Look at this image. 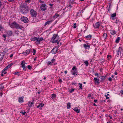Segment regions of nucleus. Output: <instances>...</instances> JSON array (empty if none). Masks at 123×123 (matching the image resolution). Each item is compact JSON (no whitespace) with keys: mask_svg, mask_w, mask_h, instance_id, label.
<instances>
[{"mask_svg":"<svg viewBox=\"0 0 123 123\" xmlns=\"http://www.w3.org/2000/svg\"><path fill=\"white\" fill-rule=\"evenodd\" d=\"M103 37L104 39H106L107 37V34L105 33H104L103 34Z\"/></svg>","mask_w":123,"mask_h":123,"instance_id":"obj_31","label":"nucleus"},{"mask_svg":"<svg viewBox=\"0 0 123 123\" xmlns=\"http://www.w3.org/2000/svg\"><path fill=\"white\" fill-rule=\"evenodd\" d=\"M74 89L73 88L71 89L70 91V93H71L72 92H74Z\"/></svg>","mask_w":123,"mask_h":123,"instance_id":"obj_40","label":"nucleus"},{"mask_svg":"<svg viewBox=\"0 0 123 123\" xmlns=\"http://www.w3.org/2000/svg\"><path fill=\"white\" fill-rule=\"evenodd\" d=\"M5 55L4 53L3 52L1 53L0 54V61H2Z\"/></svg>","mask_w":123,"mask_h":123,"instance_id":"obj_13","label":"nucleus"},{"mask_svg":"<svg viewBox=\"0 0 123 123\" xmlns=\"http://www.w3.org/2000/svg\"><path fill=\"white\" fill-rule=\"evenodd\" d=\"M37 38H38V37H34L33 38H31V41H36V42H37Z\"/></svg>","mask_w":123,"mask_h":123,"instance_id":"obj_17","label":"nucleus"},{"mask_svg":"<svg viewBox=\"0 0 123 123\" xmlns=\"http://www.w3.org/2000/svg\"><path fill=\"white\" fill-rule=\"evenodd\" d=\"M31 50V49H27L26 50L25 52H23L22 54L24 55L29 54L30 53Z\"/></svg>","mask_w":123,"mask_h":123,"instance_id":"obj_10","label":"nucleus"},{"mask_svg":"<svg viewBox=\"0 0 123 123\" xmlns=\"http://www.w3.org/2000/svg\"><path fill=\"white\" fill-rule=\"evenodd\" d=\"M59 16L60 15H59V14H57V13H56L53 16V18H54L55 19L58 18V17H59Z\"/></svg>","mask_w":123,"mask_h":123,"instance_id":"obj_23","label":"nucleus"},{"mask_svg":"<svg viewBox=\"0 0 123 123\" xmlns=\"http://www.w3.org/2000/svg\"><path fill=\"white\" fill-rule=\"evenodd\" d=\"M53 20H50L46 22L44 25V26H46L47 25H49L50 24L52 21Z\"/></svg>","mask_w":123,"mask_h":123,"instance_id":"obj_15","label":"nucleus"},{"mask_svg":"<svg viewBox=\"0 0 123 123\" xmlns=\"http://www.w3.org/2000/svg\"><path fill=\"white\" fill-rule=\"evenodd\" d=\"M34 100L32 102L30 101L29 102H28V105L29 106V107L31 106H32L33 104H34Z\"/></svg>","mask_w":123,"mask_h":123,"instance_id":"obj_24","label":"nucleus"},{"mask_svg":"<svg viewBox=\"0 0 123 123\" xmlns=\"http://www.w3.org/2000/svg\"><path fill=\"white\" fill-rule=\"evenodd\" d=\"M120 92L122 94H123V90L121 91H120Z\"/></svg>","mask_w":123,"mask_h":123,"instance_id":"obj_56","label":"nucleus"},{"mask_svg":"<svg viewBox=\"0 0 123 123\" xmlns=\"http://www.w3.org/2000/svg\"><path fill=\"white\" fill-rule=\"evenodd\" d=\"M110 33L112 35H114L116 34V32L114 30H111V31Z\"/></svg>","mask_w":123,"mask_h":123,"instance_id":"obj_26","label":"nucleus"},{"mask_svg":"<svg viewBox=\"0 0 123 123\" xmlns=\"http://www.w3.org/2000/svg\"><path fill=\"white\" fill-rule=\"evenodd\" d=\"M76 27V24L74 23L73 25V27L74 28H75Z\"/></svg>","mask_w":123,"mask_h":123,"instance_id":"obj_41","label":"nucleus"},{"mask_svg":"<svg viewBox=\"0 0 123 123\" xmlns=\"http://www.w3.org/2000/svg\"><path fill=\"white\" fill-rule=\"evenodd\" d=\"M13 64V63H11V64H9V65H10V67H11L12 65Z\"/></svg>","mask_w":123,"mask_h":123,"instance_id":"obj_55","label":"nucleus"},{"mask_svg":"<svg viewBox=\"0 0 123 123\" xmlns=\"http://www.w3.org/2000/svg\"><path fill=\"white\" fill-rule=\"evenodd\" d=\"M108 96H109V94H107V95H105L106 98L107 99H108L109 98V97H108Z\"/></svg>","mask_w":123,"mask_h":123,"instance_id":"obj_38","label":"nucleus"},{"mask_svg":"<svg viewBox=\"0 0 123 123\" xmlns=\"http://www.w3.org/2000/svg\"><path fill=\"white\" fill-rule=\"evenodd\" d=\"M97 101V99H95L94 101V102L95 103H96Z\"/></svg>","mask_w":123,"mask_h":123,"instance_id":"obj_57","label":"nucleus"},{"mask_svg":"<svg viewBox=\"0 0 123 123\" xmlns=\"http://www.w3.org/2000/svg\"><path fill=\"white\" fill-rule=\"evenodd\" d=\"M58 81L59 82H61L62 81V80L60 79H59L58 80Z\"/></svg>","mask_w":123,"mask_h":123,"instance_id":"obj_47","label":"nucleus"},{"mask_svg":"<svg viewBox=\"0 0 123 123\" xmlns=\"http://www.w3.org/2000/svg\"><path fill=\"white\" fill-rule=\"evenodd\" d=\"M27 68L31 70L32 69V67L30 65H28Z\"/></svg>","mask_w":123,"mask_h":123,"instance_id":"obj_37","label":"nucleus"},{"mask_svg":"<svg viewBox=\"0 0 123 123\" xmlns=\"http://www.w3.org/2000/svg\"><path fill=\"white\" fill-rule=\"evenodd\" d=\"M91 96V94H88V97L89 98Z\"/></svg>","mask_w":123,"mask_h":123,"instance_id":"obj_49","label":"nucleus"},{"mask_svg":"<svg viewBox=\"0 0 123 123\" xmlns=\"http://www.w3.org/2000/svg\"><path fill=\"white\" fill-rule=\"evenodd\" d=\"M31 0H26V1L27 2H28L29 1H30Z\"/></svg>","mask_w":123,"mask_h":123,"instance_id":"obj_62","label":"nucleus"},{"mask_svg":"<svg viewBox=\"0 0 123 123\" xmlns=\"http://www.w3.org/2000/svg\"><path fill=\"white\" fill-rule=\"evenodd\" d=\"M33 52L34 53H35L36 52V50L34 49H33Z\"/></svg>","mask_w":123,"mask_h":123,"instance_id":"obj_52","label":"nucleus"},{"mask_svg":"<svg viewBox=\"0 0 123 123\" xmlns=\"http://www.w3.org/2000/svg\"><path fill=\"white\" fill-rule=\"evenodd\" d=\"M100 24V23L99 22H97L96 24L94 25V26L95 28H98Z\"/></svg>","mask_w":123,"mask_h":123,"instance_id":"obj_14","label":"nucleus"},{"mask_svg":"<svg viewBox=\"0 0 123 123\" xmlns=\"http://www.w3.org/2000/svg\"><path fill=\"white\" fill-rule=\"evenodd\" d=\"M114 74L115 75H117V74L116 72H115Z\"/></svg>","mask_w":123,"mask_h":123,"instance_id":"obj_64","label":"nucleus"},{"mask_svg":"<svg viewBox=\"0 0 123 123\" xmlns=\"http://www.w3.org/2000/svg\"><path fill=\"white\" fill-rule=\"evenodd\" d=\"M55 60L54 59H53L51 60V62L53 63L55 62Z\"/></svg>","mask_w":123,"mask_h":123,"instance_id":"obj_43","label":"nucleus"},{"mask_svg":"<svg viewBox=\"0 0 123 123\" xmlns=\"http://www.w3.org/2000/svg\"><path fill=\"white\" fill-rule=\"evenodd\" d=\"M84 63L86 64V66H88V62L87 61H85L84 62Z\"/></svg>","mask_w":123,"mask_h":123,"instance_id":"obj_32","label":"nucleus"},{"mask_svg":"<svg viewBox=\"0 0 123 123\" xmlns=\"http://www.w3.org/2000/svg\"><path fill=\"white\" fill-rule=\"evenodd\" d=\"M119 22V21H117V20H116V22H115V23L116 24H117L118 23V22Z\"/></svg>","mask_w":123,"mask_h":123,"instance_id":"obj_60","label":"nucleus"},{"mask_svg":"<svg viewBox=\"0 0 123 123\" xmlns=\"http://www.w3.org/2000/svg\"><path fill=\"white\" fill-rule=\"evenodd\" d=\"M108 4H109V8H110V7L111 6V3H109Z\"/></svg>","mask_w":123,"mask_h":123,"instance_id":"obj_61","label":"nucleus"},{"mask_svg":"<svg viewBox=\"0 0 123 123\" xmlns=\"http://www.w3.org/2000/svg\"><path fill=\"white\" fill-rule=\"evenodd\" d=\"M72 69L73 70V71H72V74L73 75H75V74L76 75H78V73L77 70L75 66H74L72 68Z\"/></svg>","mask_w":123,"mask_h":123,"instance_id":"obj_5","label":"nucleus"},{"mask_svg":"<svg viewBox=\"0 0 123 123\" xmlns=\"http://www.w3.org/2000/svg\"><path fill=\"white\" fill-rule=\"evenodd\" d=\"M122 50V48L120 47L118 50L117 51V55L118 56L119 54L121 53Z\"/></svg>","mask_w":123,"mask_h":123,"instance_id":"obj_12","label":"nucleus"},{"mask_svg":"<svg viewBox=\"0 0 123 123\" xmlns=\"http://www.w3.org/2000/svg\"><path fill=\"white\" fill-rule=\"evenodd\" d=\"M108 11L110 12V8H109H109L108 9Z\"/></svg>","mask_w":123,"mask_h":123,"instance_id":"obj_59","label":"nucleus"},{"mask_svg":"<svg viewBox=\"0 0 123 123\" xmlns=\"http://www.w3.org/2000/svg\"><path fill=\"white\" fill-rule=\"evenodd\" d=\"M43 40V37H41L39 38L38 37V38H37V42H36V43L37 44H40V42L42 41Z\"/></svg>","mask_w":123,"mask_h":123,"instance_id":"obj_9","label":"nucleus"},{"mask_svg":"<svg viewBox=\"0 0 123 123\" xmlns=\"http://www.w3.org/2000/svg\"><path fill=\"white\" fill-rule=\"evenodd\" d=\"M3 36L4 38H6V35H5V34L3 35Z\"/></svg>","mask_w":123,"mask_h":123,"instance_id":"obj_54","label":"nucleus"},{"mask_svg":"<svg viewBox=\"0 0 123 123\" xmlns=\"http://www.w3.org/2000/svg\"><path fill=\"white\" fill-rule=\"evenodd\" d=\"M21 9L20 11L22 14L25 15L27 13L29 10V8L27 5L25 4H21L20 6Z\"/></svg>","mask_w":123,"mask_h":123,"instance_id":"obj_1","label":"nucleus"},{"mask_svg":"<svg viewBox=\"0 0 123 123\" xmlns=\"http://www.w3.org/2000/svg\"><path fill=\"white\" fill-rule=\"evenodd\" d=\"M70 103H68L67 105V108L68 109H69L71 107V105H70Z\"/></svg>","mask_w":123,"mask_h":123,"instance_id":"obj_27","label":"nucleus"},{"mask_svg":"<svg viewBox=\"0 0 123 123\" xmlns=\"http://www.w3.org/2000/svg\"><path fill=\"white\" fill-rule=\"evenodd\" d=\"M57 50V48H54L50 52L53 54H55Z\"/></svg>","mask_w":123,"mask_h":123,"instance_id":"obj_11","label":"nucleus"},{"mask_svg":"<svg viewBox=\"0 0 123 123\" xmlns=\"http://www.w3.org/2000/svg\"><path fill=\"white\" fill-rule=\"evenodd\" d=\"M105 78L106 77L105 76H102L101 78V81H103L105 80Z\"/></svg>","mask_w":123,"mask_h":123,"instance_id":"obj_28","label":"nucleus"},{"mask_svg":"<svg viewBox=\"0 0 123 123\" xmlns=\"http://www.w3.org/2000/svg\"><path fill=\"white\" fill-rule=\"evenodd\" d=\"M8 68L6 67H5L2 71V73H3Z\"/></svg>","mask_w":123,"mask_h":123,"instance_id":"obj_36","label":"nucleus"},{"mask_svg":"<svg viewBox=\"0 0 123 123\" xmlns=\"http://www.w3.org/2000/svg\"><path fill=\"white\" fill-rule=\"evenodd\" d=\"M3 93L2 92L0 93V95L2 96V95Z\"/></svg>","mask_w":123,"mask_h":123,"instance_id":"obj_63","label":"nucleus"},{"mask_svg":"<svg viewBox=\"0 0 123 123\" xmlns=\"http://www.w3.org/2000/svg\"><path fill=\"white\" fill-rule=\"evenodd\" d=\"M7 34L8 36H10L12 35V31H9L7 32Z\"/></svg>","mask_w":123,"mask_h":123,"instance_id":"obj_16","label":"nucleus"},{"mask_svg":"<svg viewBox=\"0 0 123 123\" xmlns=\"http://www.w3.org/2000/svg\"><path fill=\"white\" fill-rule=\"evenodd\" d=\"M21 20L25 23H27L28 21V18L26 17L23 16L21 18Z\"/></svg>","mask_w":123,"mask_h":123,"instance_id":"obj_6","label":"nucleus"},{"mask_svg":"<svg viewBox=\"0 0 123 123\" xmlns=\"http://www.w3.org/2000/svg\"><path fill=\"white\" fill-rule=\"evenodd\" d=\"M10 66L9 65H8L6 67L8 68L10 67Z\"/></svg>","mask_w":123,"mask_h":123,"instance_id":"obj_51","label":"nucleus"},{"mask_svg":"<svg viewBox=\"0 0 123 123\" xmlns=\"http://www.w3.org/2000/svg\"><path fill=\"white\" fill-rule=\"evenodd\" d=\"M73 110L77 113H79L80 112V110L78 109L77 107H75Z\"/></svg>","mask_w":123,"mask_h":123,"instance_id":"obj_22","label":"nucleus"},{"mask_svg":"<svg viewBox=\"0 0 123 123\" xmlns=\"http://www.w3.org/2000/svg\"><path fill=\"white\" fill-rule=\"evenodd\" d=\"M107 58L108 59H110L111 58V56L110 55H107Z\"/></svg>","mask_w":123,"mask_h":123,"instance_id":"obj_46","label":"nucleus"},{"mask_svg":"<svg viewBox=\"0 0 123 123\" xmlns=\"http://www.w3.org/2000/svg\"><path fill=\"white\" fill-rule=\"evenodd\" d=\"M95 76H98V73H96L95 74Z\"/></svg>","mask_w":123,"mask_h":123,"instance_id":"obj_48","label":"nucleus"},{"mask_svg":"<svg viewBox=\"0 0 123 123\" xmlns=\"http://www.w3.org/2000/svg\"><path fill=\"white\" fill-rule=\"evenodd\" d=\"M40 106L42 107L44 105V104H43V103H40L39 104Z\"/></svg>","mask_w":123,"mask_h":123,"instance_id":"obj_42","label":"nucleus"},{"mask_svg":"<svg viewBox=\"0 0 123 123\" xmlns=\"http://www.w3.org/2000/svg\"><path fill=\"white\" fill-rule=\"evenodd\" d=\"M18 73H19V72H16L14 73L16 75L18 74Z\"/></svg>","mask_w":123,"mask_h":123,"instance_id":"obj_50","label":"nucleus"},{"mask_svg":"<svg viewBox=\"0 0 123 123\" xmlns=\"http://www.w3.org/2000/svg\"><path fill=\"white\" fill-rule=\"evenodd\" d=\"M52 63L51 62L49 61L47 63V64L48 65H51L52 64Z\"/></svg>","mask_w":123,"mask_h":123,"instance_id":"obj_35","label":"nucleus"},{"mask_svg":"<svg viewBox=\"0 0 123 123\" xmlns=\"http://www.w3.org/2000/svg\"><path fill=\"white\" fill-rule=\"evenodd\" d=\"M83 46L86 49H89L90 48V46L88 44H84Z\"/></svg>","mask_w":123,"mask_h":123,"instance_id":"obj_19","label":"nucleus"},{"mask_svg":"<svg viewBox=\"0 0 123 123\" xmlns=\"http://www.w3.org/2000/svg\"><path fill=\"white\" fill-rule=\"evenodd\" d=\"M8 1L10 2H13V1L14 0H8Z\"/></svg>","mask_w":123,"mask_h":123,"instance_id":"obj_53","label":"nucleus"},{"mask_svg":"<svg viewBox=\"0 0 123 123\" xmlns=\"http://www.w3.org/2000/svg\"><path fill=\"white\" fill-rule=\"evenodd\" d=\"M39 1L41 3H43L44 2V1H43V0H39Z\"/></svg>","mask_w":123,"mask_h":123,"instance_id":"obj_44","label":"nucleus"},{"mask_svg":"<svg viewBox=\"0 0 123 123\" xmlns=\"http://www.w3.org/2000/svg\"><path fill=\"white\" fill-rule=\"evenodd\" d=\"M56 95L55 94H53L52 95L51 98L52 99L55 98L56 97Z\"/></svg>","mask_w":123,"mask_h":123,"instance_id":"obj_33","label":"nucleus"},{"mask_svg":"<svg viewBox=\"0 0 123 123\" xmlns=\"http://www.w3.org/2000/svg\"><path fill=\"white\" fill-rule=\"evenodd\" d=\"M120 37H117L116 40V42L117 43H118L119 42V40L120 39Z\"/></svg>","mask_w":123,"mask_h":123,"instance_id":"obj_29","label":"nucleus"},{"mask_svg":"<svg viewBox=\"0 0 123 123\" xmlns=\"http://www.w3.org/2000/svg\"><path fill=\"white\" fill-rule=\"evenodd\" d=\"M24 100L23 98L21 97H19V98L18 102L19 103H21L23 102Z\"/></svg>","mask_w":123,"mask_h":123,"instance_id":"obj_21","label":"nucleus"},{"mask_svg":"<svg viewBox=\"0 0 123 123\" xmlns=\"http://www.w3.org/2000/svg\"><path fill=\"white\" fill-rule=\"evenodd\" d=\"M10 26L12 28H15L16 29H21L23 28L22 26L18 24L15 22H14L10 25Z\"/></svg>","mask_w":123,"mask_h":123,"instance_id":"obj_2","label":"nucleus"},{"mask_svg":"<svg viewBox=\"0 0 123 123\" xmlns=\"http://www.w3.org/2000/svg\"><path fill=\"white\" fill-rule=\"evenodd\" d=\"M79 84L80 85L79 87L81 89H82V84L81 83H79Z\"/></svg>","mask_w":123,"mask_h":123,"instance_id":"obj_34","label":"nucleus"},{"mask_svg":"<svg viewBox=\"0 0 123 123\" xmlns=\"http://www.w3.org/2000/svg\"><path fill=\"white\" fill-rule=\"evenodd\" d=\"M30 12L31 16L33 17H36L37 15L36 12L33 9H31Z\"/></svg>","mask_w":123,"mask_h":123,"instance_id":"obj_4","label":"nucleus"},{"mask_svg":"<svg viewBox=\"0 0 123 123\" xmlns=\"http://www.w3.org/2000/svg\"><path fill=\"white\" fill-rule=\"evenodd\" d=\"M116 13H115L113 14H111V19L112 20H114L115 19V18L116 17Z\"/></svg>","mask_w":123,"mask_h":123,"instance_id":"obj_18","label":"nucleus"},{"mask_svg":"<svg viewBox=\"0 0 123 123\" xmlns=\"http://www.w3.org/2000/svg\"><path fill=\"white\" fill-rule=\"evenodd\" d=\"M108 80L110 81H112V79L111 78L109 77L108 78Z\"/></svg>","mask_w":123,"mask_h":123,"instance_id":"obj_45","label":"nucleus"},{"mask_svg":"<svg viewBox=\"0 0 123 123\" xmlns=\"http://www.w3.org/2000/svg\"><path fill=\"white\" fill-rule=\"evenodd\" d=\"M13 55V54H11L10 56V57L11 58L12 57Z\"/></svg>","mask_w":123,"mask_h":123,"instance_id":"obj_58","label":"nucleus"},{"mask_svg":"<svg viewBox=\"0 0 123 123\" xmlns=\"http://www.w3.org/2000/svg\"><path fill=\"white\" fill-rule=\"evenodd\" d=\"M4 29V28L0 25V31H2V30Z\"/></svg>","mask_w":123,"mask_h":123,"instance_id":"obj_39","label":"nucleus"},{"mask_svg":"<svg viewBox=\"0 0 123 123\" xmlns=\"http://www.w3.org/2000/svg\"><path fill=\"white\" fill-rule=\"evenodd\" d=\"M26 63L25 62L23 61L21 63V64L22 65V67L23 68V70L25 71L26 67H25V65Z\"/></svg>","mask_w":123,"mask_h":123,"instance_id":"obj_8","label":"nucleus"},{"mask_svg":"<svg viewBox=\"0 0 123 123\" xmlns=\"http://www.w3.org/2000/svg\"><path fill=\"white\" fill-rule=\"evenodd\" d=\"M4 86L3 84H0V90L4 88Z\"/></svg>","mask_w":123,"mask_h":123,"instance_id":"obj_30","label":"nucleus"},{"mask_svg":"<svg viewBox=\"0 0 123 123\" xmlns=\"http://www.w3.org/2000/svg\"><path fill=\"white\" fill-rule=\"evenodd\" d=\"M46 6L45 4H43L41 5L40 8L43 11H44L46 9Z\"/></svg>","mask_w":123,"mask_h":123,"instance_id":"obj_7","label":"nucleus"},{"mask_svg":"<svg viewBox=\"0 0 123 123\" xmlns=\"http://www.w3.org/2000/svg\"><path fill=\"white\" fill-rule=\"evenodd\" d=\"M92 37V35L90 34L85 37L86 38L90 39Z\"/></svg>","mask_w":123,"mask_h":123,"instance_id":"obj_25","label":"nucleus"},{"mask_svg":"<svg viewBox=\"0 0 123 123\" xmlns=\"http://www.w3.org/2000/svg\"><path fill=\"white\" fill-rule=\"evenodd\" d=\"M94 80L96 84H99V80L97 78H95L94 79Z\"/></svg>","mask_w":123,"mask_h":123,"instance_id":"obj_20","label":"nucleus"},{"mask_svg":"<svg viewBox=\"0 0 123 123\" xmlns=\"http://www.w3.org/2000/svg\"><path fill=\"white\" fill-rule=\"evenodd\" d=\"M59 37L57 34H54L51 39V40L52 41V43H57V44H59V41H60L59 39Z\"/></svg>","mask_w":123,"mask_h":123,"instance_id":"obj_3","label":"nucleus"}]
</instances>
